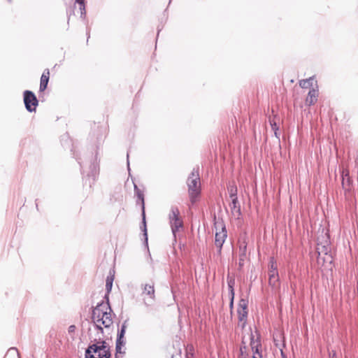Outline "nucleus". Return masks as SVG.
Masks as SVG:
<instances>
[{"instance_id": "1", "label": "nucleus", "mask_w": 358, "mask_h": 358, "mask_svg": "<svg viewBox=\"0 0 358 358\" xmlns=\"http://www.w3.org/2000/svg\"><path fill=\"white\" fill-rule=\"evenodd\" d=\"M92 320L94 325L101 330V334H108L109 331H103V328L108 330L113 325L112 310L108 303H101L96 306L92 312Z\"/></svg>"}, {"instance_id": "2", "label": "nucleus", "mask_w": 358, "mask_h": 358, "mask_svg": "<svg viewBox=\"0 0 358 358\" xmlns=\"http://www.w3.org/2000/svg\"><path fill=\"white\" fill-rule=\"evenodd\" d=\"M110 348L105 341L90 345L85 351V358H110Z\"/></svg>"}, {"instance_id": "3", "label": "nucleus", "mask_w": 358, "mask_h": 358, "mask_svg": "<svg viewBox=\"0 0 358 358\" xmlns=\"http://www.w3.org/2000/svg\"><path fill=\"white\" fill-rule=\"evenodd\" d=\"M248 301L244 299L239 301L237 313L238 317V327L241 329L243 336H252V332L250 327H247L246 318L248 316Z\"/></svg>"}, {"instance_id": "4", "label": "nucleus", "mask_w": 358, "mask_h": 358, "mask_svg": "<svg viewBox=\"0 0 358 358\" xmlns=\"http://www.w3.org/2000/svg\"><path fill=\"white\" fill-rule=\"evenodd\" d=\"M324 241H320L318 238V243H317V264L319 265L324 266L325 264H331L332 262V257L329 252V241L328 234H325V237H324Z\"/></svg>"}, {"instance_id": "5", "label": "nucleus", "mask_w": 358, "mask_h": 358, "mask_svg": "<svg viewBox=\"0 0 358 358\" xmlns=\"http://www.w3.org/2000/svg\"><path fill=\"white\" fill-rule=\"evenodd\" d=\"M250 347L253 352L252 356L251 357L247 353L245 346H241L239 358H262V346L260 337H250Z\"/></svg>"}, {"instance_id": "6", "label": "nucleus", "mask_w": 358, "mask_h": 358, "mask_svg": "<svg viewBox=\"0 0 358 358\" xmlns=\"http://www.w3.org/2000/svg\"><path fill=\"white\" fill-rule=\"evenodd\" d=\"M187 185L192 202H194L200 194V180L197 172H192L188 178Z\"/></svg>"}, {"instance_id": "7", "label": "nucleus", "mask_w": 358, "mask_h": 358, "mask_svg": "<svg viewBox=\"0 0 358 358\" xmlns=\"http://www.w3.org/2000/svg\"><path fill=\"white\" fill-rule=\"evenodd\" d=\"M215 227L216 229L215 244L219 249V251H220L227 238V231L225 227L222 222H215Z\"/></svg>"}, {"instance_id": "8", "label": "nucleus", "mask_w": 358, "mask_h": 358, "mask_svg": "<svg viewBox=\"0 0 358 358\" xmlns=\"http://www.w3.org/2000/svg\"><path fill=\"white\" fill-rule=\"evenodd\" d=\"M268 282L273 288H277L279 285V275L277 263L273 260V259H271L269 262Z\"/></svg>"}, {"instance_id": "9", "label": "nucleus", "mask_w": 358, "mask_h": 358, "mask_svg": "<svg viewBox=\"0 0 358 358\" xmlns=\"http://www.w3.org/2000/svg\"><path fill=\"white\" fill-rule=\"evenodd\" d=\"M170 224L173 234L182 227V222L179 216V210L176 208H172L169 214Z\"/></svg>"}, {"instance_id": "10", "label": "nucleus", "mask_w": 358, "mask_h": 358, "mask_svg": "<svg viewBox=\"0 0 358 358\" xmlns=\"http://www.w3.org/2000/svg\"><path fill=\"white\" fill-rule=\"evenodd\" d=\"M24 102L26 108L31 112L35 110L38 101L35 95L30 91H25L24 93Z\"/></svg>"}, {"instance_id": "11", "label": "nucleus", "mask_w": 358, "mask_h": 358, "mask_svg": "<svg viewBox=\"0 0 358 358\" xmlns=\"http://www.w3.org/2000/svg\"><path fill=\"white\" fill-rule=\"evenodd\" d=\"M143 294L148 296L152 301L155 299V289L153 284H145L143 288Z\"/></svg>"}, {"instance_id": "12", "label": "nucleus", "mask_w": 358, "mask_h": 358, "mask_svg": "<svg viewBox=\"0 0 358 358\" xmlns=\"http://www.w3.org/2000/svg\"><path fill=\"white\" fill-rule=\"evenodd\" d=\"M49 74L50 72L48 69H46L42 74L40 83L41 91H44L46 89L49 80Z\"/></svg>"}, {"instance_id": "13", "label": "nucleus", "mask_w": 358, "mask_h": 358, "mask_svg": "<svg viewBox=\"0 0 358 358\" xmlns=\"http://www.w3.org/2000/svg\"><path fill=\"white\" fill-rule=\"evenodd\" d=\"M317 92L316 90L315 89H313L312 90H310L308 93V95L306 98V103L308 104V105H312L313 104L316 100H317Z\"/></svg>"}, {"instance_id": "14", "label": "nucleus", "mask_w": 358, "mask_h": 358, "mask_svg": "<svg viewBox=\"0 0 358 358\" xmlns=\"http://www.w3.org/2000/svg\"><path fill=\"white\" fill-rule=\"evenodd\" d=\"M313 78H310L309 79L302 80L299 82V85L302 88H309L313 86Z\"/></svg>"}, {"instance_id": "15", "label": "nucleus", "mask_w": 358, "mask_h": 358, "mask_svg": "<svg viewBox=\"0 0 358 358\" xmlns=\"http://www.w3.org/2000/svg\"><path fill=\"white\" fill-rule=\"evenodd\" d=\"M194 348L192 345H187L186 347V357H194Z\"/></svg>"}, {"instance_id": "16", "label": "nucleus", "mask_w": 358, "mask_h": 358, "mask_svg": "<svg viewBox=\"0 0 358 358\" xmlns=\"http://www.w3.org/2000/svg\"><path fill=\"white\" fill-rule=\"evenodd\" d=\"M124 337H118L117 342H116V351L118 353H122V345H124V342L122 341V338Z\"/></svg>"}, {"instance_id": "17", "label": "nucleus", "mask_w": 358, "mask_h": 358, "mask_svg": "<svg viewBox=\"0 0 358 358\" xmlns=\"http://www.w3.org/2000/svg\"><path fill=\"white\" fill-rule=\"evenodd\" d=\"M77 3H78L80 6V9L81 10V14L83 15L85 12V0H76Z\"/></svg>"}, {"instance_id": "18", "label": "nucleus", "mask_w": 358, "mask_h": 358, "mask_svg": "<svg viewBox=\"0 0 358 358\" xmlns=\"http://www.w3.org/2000/svg\"><path fill=\"white\" fill-rule=\"evenodd\" d=\"M112 285H113V280L108 278L107 280H106V288H107V289L108 291L111 289Z\"/></svg>"}, {"instance_id": "19", "label": "nucleus", "mask_w": 358, "mask_h": 358, "mask_svg": "<svg viewBox=\"0 0 358 358\" xmlns=\"http://www.w3.org/2000/svg\"><path fill=\"white\" fill-rule=\"evenodd\" d=\"M229 289H230V294L231 296V306L233 305L234 292V289L232 287V285H231V282L229 283Z\"/></svg>"}, {"instance_id": "20", "label": "nucleus", "mask_w": 358, "mask_h": 358, "mask_svg": "<svg viewBox=\"0 0 358 358\" xmlns=\"http://www.w3.org/2000/svg\"><path fill=\"white\" fill-rule=\"evenodd\" d=\"M271 126H272V128L273 130H275V134H276V124L275 123H272V122H271Z\"/></svg>"}, {"instance_id": "21", "label": "nucleus", "mask_w": 358, "mask_h": 358, "mask_svg": "<svg viewBox=\"0 0 358 358\" xmlns=\"http://www.w3.org/2000/svg\"><path fill=\"white\" fill-rule=\"evenodd\" d=\"M330 358H337L335 352H333L332 353L330 354Z\"/></svg>"}, {"instance_id": "22", "label": "nucleus", "mask_w": 358, "mask_h": 358, "mask_svg": "<svg viewBox=\"0 0 358 358\" xmlns=\"http://www.w3.org/2000/svg\"><path fill=\"white\" fill-rule=\"evenodd\" d=\"M74 329H75V327H74V326H71V327H69V332H70V333H72V332L73 331Z\"/></svg>"}, {"instance_id": "23", "label": "nucleus", "mask_w": 358, "mask_h": 358, "mask_svg": "<svg viewBox=\"0 0 358 358\" xmlns=\"http://www.w3.org/2000/svg\"><path fill=\"white\" fill-rule=\"evenodd\" d=\"M124 334V327L122 328L120 336H123Z\"/></svg>"}, {"instance_id": "24", "label": "nucleus", "mask_w": 358, "mask_h": 358, "mask_svg": "<svg viewBox=\"0 0 358 358\" xmlns=\"http://www.w3.org/2000/svg\"><path fill=\"white\" fill-rule=\"evenodd\" d=\"M186 358H193V357H186Z\"/></svg>"}, {"instance_id": "25", "label": "nucleus", "mask_w": 358, "mask_h": 358, "mask_svg": "<svg viewBox=\"0 0 358 358\" xmlns=\"http://www.w3.org/2000/svg\"><path fill=\"white\" fill-rule=\"evenodd\" d=\"M282 358H285V357H282Z\"/></svg>"}]
</instances>
